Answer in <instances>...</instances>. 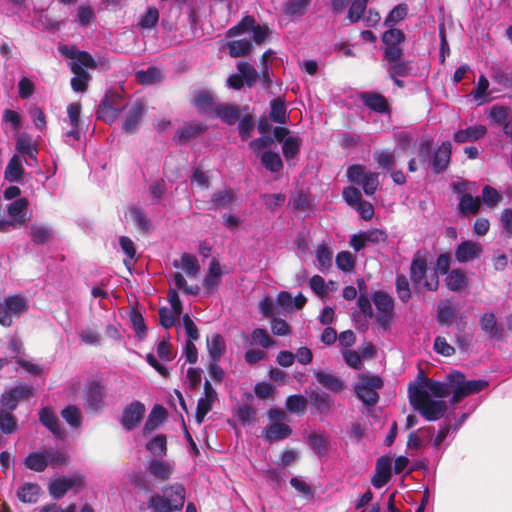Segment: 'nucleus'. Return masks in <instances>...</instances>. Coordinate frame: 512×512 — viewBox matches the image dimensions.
Wrapping results in <instances>:
<instances>
[{"label":"nucleus","instance_id":"f257e3e1","mask_svg":"<svg viewBox=\"0 0 512 512\" xmlns=\"http://www.w3.org/2000/svg\"><path fill=\"white\" fill-rule=\"evenodd\" d=\"M449 394L450 388L447 384L430 378H425L409 387L411 404L430 421L437 420L444 415L447 409L444 398Z\"/></svg>","mask_w":512,"mask_h":512},{"label":"nucleus","instance_id":"f03ea898","mask_svg":"<svg viewBox=\"0 0 512 512\" xmlns=\"http://www.w3.org/2000/svg\"><path fill=\"white\" fill-rule=\"evenodd\" d=\"M186 496V489L180 483L171 484L163 489V494H154L148 501L151 512H174L181 510Z\"/></svg>","mask_w":512,"mask_h":512},{"label":"nucleus","instance_id":"7ed1b4c3","mask_svg":"<svg viewBox=\"0 0 512 512\" xmlns=\"http://www.w3.org/2000/svg\"><path fill=\"white\" fill-rule=\"evenodd\" d=\"M448 380L453 390V403H458L464 397L482 391L488 385L484 380L466 381L464 375L459 372L449 374Z\"/></svg>","mask_w":512,"mask_h":512},{"label":"nucleus","instance_id":"20e7f679","mask_svg":"<svg viewBox=\"0 0 512 512\" xmlns=\"http://www.w3.org/2000/svg\"><path fill=\"white\" fill-rule=\"evenodd\" d=\"M246 32L253 34V40L257 44L263 43L270 34L268 26L256 24L254 17L246 16L237 25L228 30L227 37L233 38Z\"/></svg>","mask_w":512,"mask_h":512},{"label":"nucleus","instance_id":"39448f33","mask_svg":"<svg viewBox=\"0 0 512 512\" xmlns=\"http://www.w3.org/2000/svg\"><path fill=\"white\" fill-rule=\"evenodd\" d=\"M427 264L424 258L417 257L411 265V278L418 289L436 290L438 287V276L431 272L427 274Z\"/></svg>","mask_w":512,"mask_h":512},{"label":"nucleus","instance_id":"423d86ee","mask_svg":"<svg viewBox=\"0 0 512 512\" xmlns=\"http://www.w3.org/2000/svg\"><path fill=\"white\" fill-rule=\"evenodd\" d=\"M28 309L27 300L19 295L7 297L4 303H0V324L11 326L13 317H19Z\"/></svg>","mask_w":512,"mask_h":512},{"label":"nucleus","instance_id":"0eeeda50","mask_svg":"<svg viewBox=\"0 0 512 512\" xmlns=\"http://www.w3.org/2000/svg\"><path fill=\"white\" fill-rule=\"evenodd\" d=\"M383 385L380 377H362L355 387L358 398L366 405H374L378 401V392Z\"/></svg>","mask_w":512,"mask_h":512},{"label":"nucleus","instance_id":"6e6552de","mask_svg":"<svg viewBox=\"0 0 512 512\" xmlns=\"http://www.w3.org/2000/svg\"><path fill=\"white\" fill-rule=\"evenodd\" d=\"M347 176L351 182L361 184L367 195H372L379 185L378 174L366 172L365 168L361 165L349 167Z\"/></svg>","mask_w":512,"mask_h":512},{"label":"nucleus","instance_id":"1a4fd4ad","mask_svg":"<svg viewBox=\"0 0 512 512\" xmlns=\"http://www.w3.org/2000/svg\"><path fill=\"white\" fill-rule=\"evenodd\" d=\"M168 301L170 307H162L159 309L160 323L166 329L174 326L182 313V304L176 291H169Z\"/></svg>","mask_w":512,"mask_h":512},{"label":"nucleus","instance_id":"9d476101","mask_svg":"<svg viewBox=\"0 0 512 512\" xmlns=\"http://www.w3.org/2000/svg\"><path fill=\"white\" fill-rule=\"evenodd\" d=\"M373 302L378 311L377 320L386 328L392 318L394 301L389 294L379 291L373 295Z\"/></svg>","mask_w":512,"mask_h":512},{"label":"nucleus","instance_id":"9b49d317","mask_svg":"<svg viewBox=\"0 0 512 512\" xmlns=\"http://www.w3.org/2000/svg\"><path fill=\"white\" fill-rule=\"evenodd\" d=\"M282 59L276 56L273 50H267L261 58V76L263 83L269 87L274 76L273 70L282 65Z\"/></svg>","mask_w":512,"mask_h":512},{"label":"nucleus","instance_id":"f8f14e48","mask_svg":"<svg viewBox=\"0 0 512 512\" xmlns=\"http://www.w3.org/2000/svg\"><path fill=\"white\" fill-rule=\"evenodd\" d=\"M392 460L388 456L380 457L376 462L375 474L371 480L375 488H382L391 478Z\"/></svg>","mask_w":512,"mask_h":512},{"label":"nucleus","instance_id":"ddd939ff","mask_svg":"<svg viewBox=\"0 0 512 512\" xmlns=\"http://www.w3.org/2000/svg\"><path fill=\"white\" fill-rule=\"evenodd\" d=\"M83 479L80 476L70 478H59L52 481L49 485V492L55 499L62 498L73 487H80Z\"/></svg>","mask_w":512,"mask_h":512},{"label":"nucleus","instance_id":"4468645a","mask_svg":"<svg viewBox=\"0 0 512 512\" xmlns=\"http://www.w3.org/2000/svg\"><path fill=\"white\" fill-rule=\"evenodd\" d=\"M145 413V406L139 401H134L128 405L123 413L122 425L127 430H132L141 422Z\"/></svg>","mask_w":512,"mask_h":512},{"label":"nucleus","instance_id":"2eb2a0df","mask_svg":"<svg viewBox=\"0 0 512 512\" xmlns=\"http://www.w3.org/2000/svg\"><path fill=\"white\" fill-rule=\"evenodd\" d=\"M215 399L216 392L210 382L206 381L204 384V397L200 398L197 403L196 420L198 424L204 421L205 416L212 409Z\"/></svg>","mask_w":512,"mask_h":512},{"label":"nucleus","instance_id":"dca6fc26","mask_svg":"<svg viewBox=\"0 0 512 512\" xmlns=\"http://www.w3.org/2000/svg\"><path fill=\"white\" fill-rule=\"evenodd\" d=\"M483 252V247L480 243L474 241H463L456 249L455 257L461 262H468L478 258Z\"/></svg>","mask_w":512,"mask_h":512},{"label":"nucleus","instance_id":"f3484780","mask_svg":"<svg viewBox=\"0 0 512 512\" xmlns=\"http://www.w3.org/2000/svg\"><path fill=\"white\" fill-rule=\"evenodd\" d=\"M31 395V389L28 386H17L8 392H5L2 396L1 403L3 409L13 410L19 399L28 398Z\"/></svg>","mask_w":512,"mask_h":512},{"label":"nucleus","instance_id":"a211bd4d","mask_svg":"<svg viewBox=\"0 0 512 512\" xmlns=\"http://www.w3.org/2000/svg\"><path fill=\"white\" fill-rule=\"evenodd\" d=\"M59 50L64 56L74 60L73 63L78 64L82 68L83 67H87V68L95 67V62H94L93 58L91 57L90 54H88L86 52H81V51L76 50L73 47H68V46H61L59 48Z\"/></svg>","mask_w":512,"mask_h":512},{"label":"nucleus","instance_id":"6ab92c4d","mask_svg":"<svg viewBox=\"0 0 512 512\" xmlns=\"http://www.w3.org/2000/svg\"><path fill=\"white\" fill-rule=\"evenodd\" d=\"M28 201L25 198H20L11 203L8 207V215L10 218L9 226L15 224H23L26 220L25 211Z\"/></svg>","mask_w":512,"mask_h":512},{"label":"nucleus","instance_id":"aec40b11","mask_svg":"<svg viewBox=\"0 0 512 512\" xmlns=\"http://www.w3.org/2000/svg\"><path fill=\"white\" fill-rule=\"evenodd\" d=\"M148 471L156 479L165 481L172 476L174 472V466L166 461L153 460L148 466Z\"/></svg>","mask_w":512,"mask_h":512},{"label":"nucleus","instance_id":"412c9836","mask_svg":"<svg viewBox=\"0 0 512 512\" xmlns=\"http://www.w3.org/2000/svg\"><path fill=\"white\" fill-rule=\"evenodd\" d=\"M486 131V127L483 125L468 127L467 129L457 131L454 134V141L457 143L476 141L482 138L486 134Z\"/></svg>","mask_w":512,"mask_h":512},{"label":"nucleus","instance_id":"4be33fe9","mask_svg":"<svg viewBox=\"0 0 512 512\" xmlns=\"http://www.w3.org/2000/svg\"><path fill=\"white\" fill-rule=\"evenodd\" d=\"M41 489L37 484L25 483L17 491L18 499L23 503L33 504L39 499Z\"/></svg>","mask_w":512,"mask_h":512},{"label":"nucleus","instance_id":"5701e85b","mask_svg":"<svg viewBox=\"0 0 512 512\" xmlns=\"http://www.w3.org/2000/svg\"><path fill=\"white\" fill-rule=\"evenodd\" d=\"M291 432L292 430L287 424L274 422L266 429L265 437L268 441L273 442L289 437Z\"/></svg>","mask_w":512,"mask_h":512},{"label":"nucleus","instance_id":"b1692460","mask_svg":"<svg viewBox=\"0 0 512 512\" xmlns=\"http://www.w3.org/2000/svg\"><path fill=\"white\" fill-rule=\"evenodd\" d=\"M451 149L452 145L450 142L442 143V145L437 149L433 159V166L436 171L446 169L450 161Z\"/></svg>","mask_w":512,"mask_h":512},{"label":"nucleus","instance_id":"393cba45","mask_svg":"<svg viewBox=\"0 0 512 512\" xmlns=\"http://www.w3.org/2000/svg\"><path fill=\"white\" fill-rule=\"evenodd\" d=\"M207 348L211 360L220 361L226 350L224 338L219 334L212 335L211 338L207 339Z\"/></svg>","mask_w":512,"mask_h":512},{"label":"nucleus","instance_id":"a878e982","mask_svg":"<svg viewBox=\"0 0 512 512\" xmlns=\"http://www.w3.org/2000/svg\"><path fill=\"white\" fill-rule=\"evenodd\" d=\"M166 416L167 412L165 408L160 405H155L145 423L144 432L148 434L155 430L165 420Z\"/></svg>","mask_w":512,"mask_h":512},{"label":"nucleus","instance_id":"bb28decb","mask_svg":"<svg viewBox=\"0 0 512 512\" xmlns=\"http://www.w3.org/2000/svg\"><path fill=\"white\" fill-rule=\"evenodd\" d=\"M71 70L75 74L71 80L73 90L76 92L85 91L89 80V74L76 63H71Z\"/></svg>","mask_w":512,"mask_h":512},{"label":"nucleus","instance_id":"cd10ccee","mask_svg":"<svg viewBox=\"0 0 512 512\" xmlns=\"http://www.w3.org/2000/svg\"><path fill=\"white\" fill-rule=\"evenodd\" d=\"M41 423L49 428L53 434L58 437L62 436V429L56 414L49 408H43L40 412Z\"/></svg>","mask_w":512,"mask_h":512},{"label":"nucleus","instance_id":"c85d7f7f","mask_svg":"<svg viewBox=\"0 0 512 512\" xmlns=\"http://www.w3.org/2000/svg\"><path fill=\"white\" fill-rule=\"evenodd\" d=\"M482 330L492 338H500L502 329L498 326L496 317L493 313H485L480 319Z\"/></svg>","mask_w":512,"mask_h":512},{"label":"nucleus","instance_id":"c756f323","mask_svg":"<svg viewBox=\"0 0 512 512\" xmlns=\"http://www.w3.org/2000/svg\"><path fill=\"white\" fill-rule=\"evenodd\" d=\"M315 376L317 381L328 390L338 392L343 388L342 381L331 373L319 371L315 372Z\"/></svg>","mask_w":512,"mask_h":512},{"label":"nucleus","instance_id":"7c9ffc66","mask_svg":"<svg viewBox=\"0 0 512 512\" xmlns=\"http://www.w3.org/2000/svg\"><path fill=\"white\" fill-rule=\"evenodd\" d=\"M23 172L22 160L14 155L6 167L5 178L10 182H17L21 179Z\"/></svg>","mask_w":512,"mask_h":512},{"label":"nucleus","instance_id":"2f4dec72","mask_svg":"<svg viewBox=\"0 0 512 512\" xmlns=\"http://www.w3.org/2000/svg\"><path fill=\"white\" fill-rule=\"evenodd\" d=\"M144 111V105L140 101H136L132 106L129 115L124 123V129L127 132H133L137 127Z\"/></svg>","mask_w":512,"mask_h":512},{"label":"nucleus","instance_id":"473e14b6","mask_svg":"<svg viewBox=\"0 0 512 512\" xmlns=\"http://www.w3.org/2000/svg\"><path fill=\"white\" fill-rule=\"evenodd\" d=\"M363 101L366 106L376 112L384 113L388 110L387 100L380 94L366 93L363 95Z\"/></svg>","mask_w":512,"mask_h":512},{"label":"nucleus","instance_id":"72a5a7b5","mask_svg":"<svg viewBox=\"0 0 512 512\" xmlns=\"http://www.w3.org/2000/svg\"><path fill=\"white\" fill-rule=\"evenodd\" d=\"M489 94V81L486 76L480 75L475 88L471 92V95L478 103V105H481L488 101L487 97Z\"/></svg>","mask_w":512,"mask_h":512},{"label":"nucleus","instance_id":"f704fd0d","mask_svg":"<svg viewBox=\"0 0 512 512\" xmlns=\"http://www.w3.org/2000/svg\"><path fill=\"white\" fill-rule=\"evenodd\" d=\"M446 285L452 291H460L467 285V278L462 270H452L447 278Z\"/></svg>","mask_w":512,"mask_h":512},{"label":"nucleus","instance_id":"c9c22d12","mask_svg":"<svg viewBox=\"0 0 512 512\" xmlns=\"http://www.w3.org/2000/svg\"><path fill=\"white\" fill-rule=\"evenodd\" d=\"M85 397L88 405L91 408L96 409L99 406L103 397V389L101 385L94 381L89 383L87 386Z\"/></svg>","mask_w":512,"mask_h":512},{"label":"nucleus","instance_id":"e433bc0d","mask_svg":"<svg viewBox=\"0 0 512 512\" xmlns=\"http://www.w3.org/2000/svg\"><path fill=\"white\" fill-rule=\"evenodd\" d=\"M333 251L326 245L322 244L317 247L316 259L318 268L321 272H325L332 265Z\"/></svg>","mask_w":512,"mask_h":512},{"label":"nucleus","instance_id":"4c0bfd02","mask_svg":"<svg viewBox=\"0 0 512 512\" xmlns=\"http://www.w3.org/2000/svg\"><path fill=\"white\" fill-rule=\"evenodd\" d=\"M231 57L237 58L248 55L251 52L252 45L247 39L234 40L227 44Z\"/></svg>","mask_w":512,"mask_h":512},{"label":"nucleus","instance_id":"58836bf2","mask_svg":"<svg viewBox=\"0 0 512 512\" xmlns=\"http://www.w3.org/2000/svg\"><path fill=\"white\" fill-rule=\"evenodd\" d=\"M215 112L227 124H234L240 118V111L236 106L220 105Z\"/></svg>","mask_w":512,"mask_h":512},{"label":"nucleus","instance_id":"ea45409f","mask_svg":"<svg viewBox=\"0 0 512 512\" xmlns=\"http://www.w3.org/2000/svg\"><path fill=\"white\" fill-rule=\"evenodd\" d=\"M301 139L299 136H288L283 143V154L287 161L293 159L300 151Z\"/></svg>","mask_w":512,"mask_h":512},{"label":"nucleus","instance_id":"a19ab883","mask_svg":"<svg viewBox=\"0 0 512 512\" xmlns=\"http://www.w3.org/2000/svg\"><path fill=\"white\" fill-rule=\"evenodd\" d=\"M270 118L272 121L279 124H285L287 122L286 105L282 99L277 98L271 102Z\"/></svg>","mask_w":512,"mask_h":512},{"label":"nucleus","instance_id":"79ce46f5","mask_svg":"<svg viewBox=\"0 0 512 512\" xmlns=\"http://www.w3.org/2000/svg\"><path fill=\"white\" fill-rule=\"evenodd\" d=\"M222 270L220 264L213 260L209 267V272L204 280V286L207 290L214 289L220 282Z\"/></svg>","mask_w":512,"mask_h":512},{"label":"nucleus","instance_id":"37998d69","mask_svg":"<svg viewBox=\"0 0 512 512\" xmlns=\"http://www.w3.org/2000/svg\"><path fill=\"white\" fill-rule=\"evenodd\" d=\"M235 199L234 193L228 189L218 191L212 196V202L217 208H231Z\"/></svg>","mask_w":512,"mask_h":512},{"label":"nucleus","instance_id":"c03bdc74","mask_svg":"<svg viewBox=\"0 0 512 512\" xmlns=\"http://www.w3.org/2000/svg\"><path fill=\"white\" fill-rule=\"evenodd\" d=\"M261 162L266 169L272 172H278L283 167L280 155L272 151L263 152L261 155Z\"/></svg>","mask_w":512,"mask_h":512},{"label":"nucleus","instance_id":"a18cd8bd","mask_svg":"<svg viewBox=\"0 0 512 512\" xmlns=\"http://www.w3.org/2000/svg\"><path fill=\"white\" fill-rule=\"evenodd\" d=\"M25 465L27 468L41 472L48 466V460L46 457L45 452L44 453H31L27 456L25 460Z\"/></svg>","mask_w":512,"mask_h":512},{"label":"nucleus","instance_id":"49530a36","mask_svg":"<svg viewBox=\"0 0 512 512\" xmlns=\"http://www.w3.org/2000/svg\"><path fill=\"white\" fill-rule=\"evenodd\" d=\"M237 69L248 87H252L256 83L259 74L251 64L247 62H239L237 64Z\"/></svg>","mask_w":512,"mask_h":512},{"label":"nucleus","instance_id":"de8ad7c7","mask_svg":"<svg viewBox=\"0 0 512 512\" xmlns=\"http://www.w3.org/2000/svg\"><path fill=\"white\" fill-rule=\"evenodd\" d=\"M135 77L139 83L148 85L160 81L162 73L158 68L150 67L146 71H137Z\"/></svg>","mask_w":512,"mask_h":512},{"label":"nucleus","instance_id":"09e8293b","mask_svg":"<svg viewBox=\"0 0 512 512\" xmlns=\"http://www.w3.org/2000/svg\"><path fill=\"white\" fill-rule=\"evenodd\" d=\"M456 317V310L449 301H443L438 306V320L440 323L449 325Z\"/></svg>","mask_w":512,"mask_h":512},{"label":"nucleus","instance_id":"8fccbe9b","mask_svg":"<svg viewBox=\"0 0 512 512\" xmlns=\"http://www.w3.org/2000/svg\"><path fill=\"white\" fill-rule=\"evenodd\" d=\"M408 13V7L405 4H399L392 9L389 15L385 19V25L392 27L396 25L398 22L403 20Z\"/></svg>","mask_w":512,"mask_h":512},{"label":"nucleus","instance_id":"3c124183","mask_svg":"<svg viewBox=\"0 0 512 512\" xmlns=\"http://www.w3.org/2000/svg\"><path fill=\"white\" fill-rule=\"evenodd\" d=\"M336 265L340 270L350 272L354 269L355 257L349 251H342L336 256Z\"/></svg>","mask_w":512,"mask_h":512},{"label":"nucleus","instance_id":"603ef678","mask_svg":"<svg viewBox=\"0 0 512 512\" xmlns=\"http://www.w3.org/2000/svg\"><path fill=\"white\" fill-rule=\"evenodd\" d=\"M459 207L464 214H474L480 207V200L478 197L473 198L471 195L465 194L460 200Z\"/></svg>","mask_w":512,"mask_h":512},{"label":"nucleus","instance_id":"864d4df0","mask_svg":"<svg viewBox=\"0 0 512 512\" xmlns=\"http://www.w3.org/2000/svg\"><path fill=\"white\" fill-rule=\"evenodd\" d=\"M310 401L320 412L327 411L331 405L329 395L321 391H314L310 395Z\"/></svg>","mask_w":512,"mask_h":512},{"label":"nucleus","instance_id":"5fc2aeb1","mask_svg":"<svg viewBox=\"0 0 512 512\" xmlns=\"http://www.w3.org/2000/svg\"><path fill=\"white\" fill-rule=\"evenodd\" d=\"M180 268L190 276H194L199 271L198 260L190 254H183L180 261Z\"/></svg>","mask_w":512,"mask_h":512},{"label":"nucleus","instance_id":"6e6d98bb","mask_svg":"<svg viewBox=\"0 0 512 512\" xmlns=\"http://www.w3.org/2000/svg\"><path fill=\"white\" fill-rule=\"evenodd\" d=\"M194 104L199 110L208 112L213 107V97L208 91H200L194 97Z\"/></svg>","mask_w":512,"mask_h":512},{"label":"nucleus","instance_id":"4d7b16f0","mask_svg":"<svg viewBox=\"0 0 512 512\" xmlns=\"http://www.w3.org/2000/svg\"><path fill=\"white\" fill-rule=\"evenodd\" d=\"M62 417L72 427H78L81 424V412L76 406L70 405L62 410Z\"/></svg>","mask_w":512,"mask_h":512},{"label":"nucleus","instance_id":"13d9d810","mask_svg":"<svg viewBox=\"0 0 512 512\" xmlns=\"http://www.w3.org/2000/svg\"><path fill=\"white\" fill-rule=\"evenodd\" d=\"M146 448L154 455H165L166 454V437L164 435H157L146 445Z\"/></svg>","mask_w":512,"mask_h":512},{"label":"nucleus","instance_id":"bf43d9fd","mask_svg":"<svg viewBox=\"0 0 512 512\" xmlns=\"http://www.w3.org/2000/svg\"><path fill=\"white\" fill-rule=\"evenodd\" d=\"M307 406V400L303 396L292 395L286 400V408L292 413H303Z\"/></svg>","mask_w":512,"mask_h":512},{"label":"nucleus","instance_id":"052dcab7","mask_svg":"<svg viewBox=\"0 0 512 512\" xmlns=\"http://www.w3.org/2000/svg\"><path fill=\"white\" fill-rule=\"evenodd\" d=\"M119 242H120V246H121L123 252L127 256V259L124 260V263L127 267H130L135 262L136 251L134 248V243L132 242L131 239H129L128 237H124V236L120 238Z\"/></svg>","mask_w":512,"mask_h":512},{"label":"nucleus","instance_id":"680f3d73","mask_svg":"<svg viewBox=\"0 0 512 512\" xmlns=\"http://www.w3.org/2000/svg\"><path fill=\"white\" fill-rule=\"evenodd\" d=\"M117 114L118 110L113 108L107 101L102 102L97 111L98 118L107 123L113 122Z\"/></svg>","mask_w":512,"mask_h":512},{"label":"nucleus","instance_id":"e2e57ef3","mask_svg":"<svg viewBox=\"0 0 512 512\" xmlns=\"http://www.w3.org/2000/svg\"><path fill=\"white\" fill-rule=\"evenodd\" d=\"M404 40L405 35L399 29H389L382 36V41L386 46L400 45Z\"/></svg>","mask_w":512,"mask_h":512},{"label":"nucleus","instance_id":"0e129e2a","mask_svg":"<svg viewBox=\"0 0 512 512\" xmlns=\"http://www.w3.org/2000/svg\"><path fill=\"white\" fill-rule=\"evenodd\" d=\"M310 0H291L286 4L285 12L291 16L304 14Z\"/></svg>","mask_w":512,"mask_h":512},{"label":"nucleus","instance_id":"69168bd1","mask_svg":"<svg viewBox=\"0 0 512 512\" xmlns=\"http://www.w3.org/2000/svg\"><path fill=\"white\" fill-rule=\"evenodd\" d=\"M309 285L312 291L321 298L328 294V285L326 284L324 278L319 275H314L310 279Z\"/></svg>","mask_w":512,"mask_h":512},{"label":"nucleus","instance_id":"338daca9","mask_svg":"<svg viewBox=\"0 0 512 512\" xmlns=\"http://www.w3.org/2000/svg\"><path fill=\"white\" fill-rule=\"evenodd\" d=\"M0 427L5 433H11L16 427L15 418L9 411L4 409L0 410Z\"/></svg>","mask_w":512,"mask_h":512},{"label":"nucleus","instance_id":"774afa93","mask_svg":"<svg viewBox=\"0 0 512 512\" xmlns=\"http://www.w3.org/2000/svg\"><path fill=\"white\" fill-rule=\"evenodd\" d=\"M125 217L130 218L142 230L148 229V221L138 208L131 207L125 214Z\"/></svg>","mask_w":512,"mask_h":512}]
</instances>
